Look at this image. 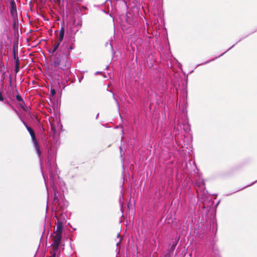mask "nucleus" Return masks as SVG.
<instances>
[{
	"label": "nucleus",
	"instance_id": "20e7f679",
	"mask_svg": "<svg viewBox=\"0 0 257 257\" xmlns=\"http://www.w3.org/2000/svg\"><path fill=\"white\" fill-rule=\"evenodd\" d=\"M60 43H61L60 42L57 41L53 45L52 49L51 50H49V53H51L53 55V57L52 58V64L51 65V67L52 66L53 64H54V62H53L54 58L57 55V53L59 51V50L58 51H57L56 52V51L58 50V49L59 48V47L60 46ZM51 71H52L51 72L52 76H54L55 77V79L56 80H57L58 81H59V80H62V79L67 80V77L70 74V73H69L68 75L63 74L62 76H57V75H54V74L53 72L52 68H51Z\"/></svg>",
	"mask_w": 257,
	"mask_h": 257
},
{
	"label": "nucleus",
	"instance_id": "f3484780",
	"mask_svg": "<svg viewBox=\"0 0 257 257\" xmlns=\"http://www.w3.org/2000/svg\"><path fill=\"white\" fill-rule=\"evenodd\" d=\"M113 98L115 100V101L117 104V107L119 108L118 102L117 100H116V99L115 98L114 94H113Z\"/></svg>",
	"mask_w": 257,
	"mask_h": 257
},
{
	"label": "nucleus",
	"instance_id": "7c9ffc66",
	"mask_svg": "<svg viewBox=\"0 0 257 257\" xmlns=\"http://www.w3.org/2000/svg\"><path fill=\"white\" fill-rule=\"evenodd\" d=\"M110 45L111 47H112L111 44H110Z\"/></svg>",
	"mask_w": 257,
	"mask_h": 257
},
{
	"label": "nucleus",
	"instance_id": "b1692460",
	"mask_svg": "<svg viewBox=\"0 0 257 257\" xmlns=\"http://www.w3.org/2000/svg\"><path fill=\"white\" fill-rule=\"evenodd\" d=\"M6 103H7L8 104H9V105H11V104H10V103H9V101H6Z\"/></svg>",
	"mask_w": 257,
	"mask_h": 257
},
{
	"label": "nucleus",
	"instance_id": "1a4fd4ad",
	"mask_svg": "<svg viewBox=\"0 0 257 257\" xmlns=\"http://www.w3.org/2000/svg\"><path fill=\"white\" fill-rule=\"evenodd\" d=\"M235 44H234V45H233V46H231L230 48H229V49H228L226 52H224L223 53H222V54H221V55H219V56L216 57H215V58H213V59H211V60H208V61H207L205 62L204 63H201V64H198V65H197V66H201V65H202L206 64H207V63H209L210 62H211V61H212L214 60L215 59H216V58H218V57H220V56H222V55H223L224 54H225L226 52H227L228 51H229V50H230L232 47H233L235 46Z\"/></svg>",
	"mask_w": 257,
	"mask_h": 257
},
{
	"label": "nucleus",
	"instance_id": "6e6552de",
	"mask_svg": "<svg viewBox=\"0 0 257 257\" xmlns=\"http://www.w3.org/2000/svg\"><path fill=\"white\" fill-rule=\"evenodd\" d=\"M64 34H65V29L63 27H62L61 28L60 32H59L57 41L61 43L64 39Z\"/></svg>",
	"mask_w": 257,
	"mask_h": 257
},
{
	"label": "nucleus",
	"instance_id": "dca6fc26",
	"mask_svg": "<svg viewBox=\"0 0 257 257\" xmlns=\"http://www.w3.org/2000/svg\"><path fill=\"white\" fill-rule=\"evenodd\" d=\"M42 174H43V178H44V181H45V185H46V188L48 190L47 182L46 181L45 177V176H44V175L43 174V173H42Z\"/></svg>",
	"mask_w": 257,
	"mask_h": 257
},
{
	"label": "nucleus",
	"instance_id": "f257e3e1",
	"mask_svg": "<svg viewBox=\"0 0 257 257\" xmlns=\"http://www.w3.org/2000/svg\"><path fill=\"white\" fill-rule=\"evenodd\" d=\"M81 26V23L80 22H76L75 21L67 30L66 35L67 43L63 44L53 59L54 64L52 69L54 75L62 76L63 74L68 75L70 73V52L74 49L75 36L80 29Z\"/></svg>",
	"mask_w": 257,
	"mask_h": 257
},
{
	"label": "nucleus",
	"instance_id": "c85d7f7f",
	"mask_svg": "<svg viewBox=\"0 0 257 257\" xmlns=\"http://www.w3.org/2000/svg\"><path fill=\"white\" fill-rule=\"evenodd\" d=\"M197 196H198V198L199 197V194H198Z\"/></svg>",
	"mask_w": 257,
	"mask_h": 257
},
{
	"label": "nucleus",
	"instance_id": "a211bd4d",
	"mask_svg": "<svg viewBox=\"0 0 257 257\" xmlns=\"http://www.w3.org/2000/svg\"><path fill=\"white\" fill-rule=\"evenodd\" d=\"M51 93L52 95H54L55 94V90L54 89H51Z\"/></svg>",
	"mask_w": 257,
	"mask_h": 257
},
{
	"label": "nucleus",
	"instance_id": "4be33fe9",
	"mask_svg": "<svg viewBox=\"0 0 257 257\" xmlns=\"http://www.w3.org/2000/svg\"><path fill=\"white\" fill-rule=\"evenodd\" d=\"M251 185H252V184H251ZM250 186V185H248V186H246V187H244V188H246V187H248V186ZM243 188H241V189H240V190H243Z\"/></svg>",
	"mask_w": 257,
	"mask_h": 257
},
{
	"label": "nucleus",
	"instance_id": "9d476101",
	"mask_svg": "<svg viewBox=\"0 0 257 257\" xmlns=\"http://www.w3.org/2000/svg\"><path fill=\"white\" fill-rule=\"evenodd\" d=\"M15 59L16 60V64H15V71L16 73H17L20 69L19 68V58L16 57V55H14Z\"/></svg>",
	"mask_w": 257,
	"mask_h": 257
},
{
	"label": "nucleus",
	"instance_id": "423d86ee",
	"mask_svg": "<svg viewBox=\"0 0 257 257\" xmlns=\"http://www.w3.org/2000/svg\"><path fill=\"white\" fill-rule=\"evenodd\" d=\"M10 11L12 18L15 20L17 18V7L14 0H12L10 2Z\"/></svg>",
	"mask_w": 257,
	"mask_h": 257
},
{
	"label": "nucleus",
	"instance_id": "c756f323",
	"mask_svg": "<svg viewBox=\"0 0 257 257\" xmlns=\"http://www.w3.org/2000/svg\"><path fill=\"white\" fill-rule=\"evenodd\" d=\"M110 45L111 47H112L111 44H110Z\"/></svg>",
	"mask_w": 257,
	"mask_h": 257
},
{
	"label": "nucleus",
	"instance_id": "412c9836",
	"mask_svg": "<svg viewBox=\"0 0 257 257\" xmlns=\"http://www.w3.org/2000/svg\"><path fill=\"white\" fill-rule=\"evenodd\" d=\"M251 185H252V184H251ZM250 186V185H248V186H246V187H244V188H246V187H248V186ZM243 188H241V189H240V190H243Z\"/></svg>",
	"mask_w": 257,
	"mask_h": 257
},
{
	"label": "nucleus",
	"instance_id": "4468645a",
	"mask_svg": "<svg viewBox=\"0 0 257 257\" xmlns=\"http://www.w3.org/2000/svg\"><path fill=\"white\" fill-rule=\"evenodd\" d=\"M16 98L19 102L22 101L23 100V98L19 94L16 95Z\"/></svg>",
	"mask_w": 257,
	"mask_h": 257
},
{
	"label": "nucleus",
	"instance_id": "f8f14e48",
	"mask_svg": "<svg viewBox=\"0 0 257 257\" xmlns=\"http://www.w3.org/2000/svg\"><path fill=\"white\" fill-rule=\"evenodd\" d=\"M19 106L23 109H25L26 105L25 103L24 100H23L22 101L19 102Z\"/></svg>",
	"mask_w": 257,
	"mask_h": 257
},
{
	"label": "nucleus",
	"instance_id": "7ed1b4c3",
	"mask_svg": "<svg viewBox=\"0 0 257 257\" xmlns=\"http://www.w3.org/2000/svg\"><path fill=\"white\" fill-rule=\"evenodd\" d=\"M57 219L56 223V230L54 232L53 236L54 240L53 241H61L62 233L63 229V226L66 222L65 216L61 213L58 216H55Z\"/></svg>",
	"mask_w": 257,
	"mask_h": 257
},
{
	"label": "nucleus",
	"instance_id": "2eb2a0df",
	"mask_svg": "<svg viewBox=\"0 0 257 257\" xmlns=\"http://www.w3.org/2000/svg\"><path fill=\"white\" fill-rule=\"evenodd\" d=\"M20 120L22 121L23 123L24 124V125L26 126V128H27V127H29L27 124L26 123V122L22 119V118L21 117V119H20Z\"/></svg>",
	"mask_w": 257,
	"mask_h": 257
},
{
	"label": "nucleus",
	"instance_id": "9b49d317",
	"mask_svg": "<svg viewBox=\"0 0 257 257\" xmlns=\"http://www.w3.org/2000/svg\"><path fill=\"white\" fill-rule=\"evenodd\" d=\"M130 14H126V21L127 23L130 25H133L134 24V19L129 16Z\"/></svg>",
	"mask_w": 257,
	"mask_h": 257
},
{
	"label": "nucleus",
	"instance_id": "2f4dec72",
	"mask_svg": "<svg viewBox=\"0 0 257 257\" xmlns=\"http://www.w3.org/2000/svg\"><path fill=\"white\" fill-rule=\"evenodd\" d=\"M110 45L111 47H112L111 44H110Z\"/></svg>",
	"mask_w": 257,
	"mask_h": 257
},
{
	"label": "nucleus",
	"instance_id": "ddd939ff",
	"mask_svg": "<svg viewBox=\"0 0 257 257\" xmlns=\"http://www.w3.org/2000/svg\"><path fill=\"white\" fill-rule=\"evenodd\" d=\"M12 109L14 111V112L16 113V114L18 116L20 119H21V115L19 113V112L17 111V110L14 107L12 106Z\"/></svg>",
	"mask_w": 257,
	"mask_h": 257
},
{
	"label": "nucleus",
	"instance_id": "5701e85b",
	"mask_svg": "<svg viewBox=\"0 0 257 257\" xmlns=\"http://www.w3.org/2000/svg\"><path fill=\"white\" fill-rule=\"evenodd\" d=\"M119 149H120V153H121V147H119ZM121 156H122V154H121Z\"/></svg>",
	"mask_w": 257,
	"mask_h": 257
},
{
	"label": "nucleus",
	"instance_id": "cd10ccee",
	"mask_svg": "<svg viewBox=\"0 0 257 257\" xmlns=\"http://www.w3.org/2000/svg\"><path fill=\"white\" fill-rule=\"evenodd\" d=\"M98 73H99V72H96L95 73V74H98Z\"/></svg>",
	"mask_w": 257,
	"mask_h": 257
},
{
	"label": "nucleus",
	"instance_id": "aec40b11",
	"mask_svg": "<svg viewBox=\"0 0 257 257\" xmlns=\"http://www.w3.org/2000/svg\"><path fill=\"white\" fill-rule=\"evenodd\" d=\"M51 129H52V130H53L54 132L55 131L54 127L53 126V125H52V124H51Z\"/></svg>",
	"mask_w": 257,
	"mask_h": 257
},
{
	"label": "nucleus",
	"instance_id": "393cba45",
	"mask_svg": "<svg viewBox=\"0 0 257 257\" xmlns=\"http://www.w3.org/2000/svg\"><path fill=\"white\" fill-rule=\"evenodd\" d=\"M117 246H118L119 245V242H118L116 244Z\"/></svg>",
	"mask_w": 257,
	"mask_h": 257
},
{
	"label": "nucleus",
	"instance_id": "473e14b6",
	"mask_svg": "<svg viewBox=\"0 0 257 257\" xmlns=\"http://www.w3.org/2000/svg\"><path fill=\"white\" fill-rule=\"evenodd\" d=\"M119 241H121V238H120Z\"/></svg>",
	"mask_w": 257,
	"mask_h": 257
},
{
	"label": "nucleus",
	"instance_id": "a878e982",
	"mask_svg": "<svg viewBox=\"0 0 257 257\" xmlns=\"http://www.w3.org/2000/svg\"><path fill=\"white\" fill-rule=\"evenodd\" d=\"M57 2H58V3H60V0H57Z\"/></svg>",
	"mask_w": 257,
	"mask_h": 257
},
{
	"label": "nucleus",
	"instance_id": "6ab92c4d",
	"mask_svg": "<svg viewBox=\"0 0 257 257\" xmlns=\"http://www.w3.org/2000/svg\"><path fill=\"white\" fill-rule=\"evenodd\" d=\"M3 100H4L3 96H2V93L0 92V101H3Z\"/></svg>",
	"mask_w": 257,
	"mask_h": 257
},
{
	"label": "nucleus",
	"instance_id": "0eeeda50",
	"mask_svg": "<svg viewBox=\"0 0 257 257\" xmlns=\"http://www.w3.org/2000/svg\"><path fill=\"white\" fill-rule=\"evenodd\" d=\"M60 242H54V243L51 245L53 249V252H52V257H55L56 254L58 250Z\"/></svg>",
	"mask_w": 257,
	"mask_h": 257
},
{
	"label": "nucleus",
	"instance_id": "f03ea898",
	"mask_svg": "<svg viewBox=\"0 0 257 257\" xmlns=\"http://www.w3.org/2000/svg\"><path fill=\"white\" fill-rule=\"evenodd\" d=\"M47 165L49 174L50 184L54 192V207L55 208L56 210L58 209V208L60 210H63L64 208L68 206V202L65 201L63 203V205H62L59 200L60 196L56 185L58 180L59 179V177L56 171V165L54 162H52L49 159H48L47 162Z\"/></svg>",
	"mask_w": 257,
	"mask_h": 257
},
{
	"label": "nucleus",
	"instance_id": "39448f33",
	"mask_svg": "<svg viewBox=\"0 0 257 257\" xmlns=\"http://www.w3.org/2000/svg\"><path fill=\"white\" fill-rule=\"evenodd\" d=\"M27 130H28V131L29 132V133H30V134L31 136L33 143L34 144V146L35 148V150L36 151V152H37L38 156L40 157L41 155V151L40 150V147H39V144H38V143L37 141L36 138L35 133H34V131L30 127H27Z\"/></svg>",
	"mask_w": 257,
	"mask_h": 257
},
{
	"label": "nucleus",
	"instance_id": "bb28decb",
	"mask_svg": "<svg viewBox=\"0 0 257 257\" xmlns=\"http://www.w3.org/2000/svg\"><path fill=\"white\" fill-rule=\"evenodd\" d=\"M256 182H257V180H256V181H254L253 183H252V184H254V183H256Z\"/></svg>",
	"mask_w": 257,
	"mask_h": 257
}]
</instances>
